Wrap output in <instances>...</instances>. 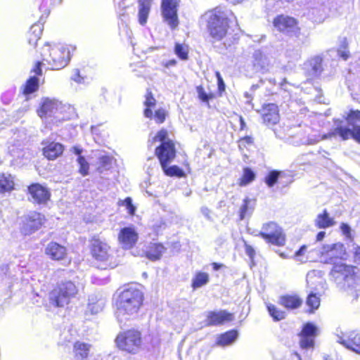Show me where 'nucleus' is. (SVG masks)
<instances>
[{"label": "nucleus", "mask_w": 360, "mask_h": 360, "mask_svg": "<svg viewBox=\"0 0 360 360\" xmlns=\"http://www.w3.org/2000/svg\"><path fill=\"white\" fill-rule=\"evenodd\" d=\"M314 252L321 262L334 264L330 271L332 279L340 290L356 300L360 295V283L355 279V267L343 263L335 264L338 259H345L346 257L344 245L341 243L324 244L315 248Z\"/></svg>", "instance_id": "f257e3e1"}, {"label": "nucleus", "mask_w": 360, "mask_h": 360, "mask_svg": "<svg viewBox=\"0 0 360 360\" xmlns=\"http://www.w3.org/2000/svg\"><path fill=\"white\" fill-rule=\"evenodd\" d=\"M143 294L137 288L123 290L116 301L115 315L119 322H125L136 316L143 302Z\"/></svg>", "instance_id": "f03ea898"}, {"label": "nucleus", "mask_w": 360, "mask_h": 360, "mask_svg": "<svg viewBox=\"0 0 360 360\" xmlns=\"http://www.w3.org/2000/svg\"><path fill=\"white\" fill-rule=\"evenodd\" d=\"M199 23L206 27L212 42L222 40L226 36L229 28L227 13L221 7L206 11L200 18Z\"/></svg>", "instance_id": "7ed1b4c3"}, {"label": "nucleus", "mask_w": 360, "mask_h": 360, "mask_svg": "<svg viewBox=\"0 0 360 360\" xmlns=\"http://www.w3.org/2000/svg\"><path fill=\"white\" fill-rule=\"evenodd\" d=\"M153 141H159L161 144L156 148L155 154L159 159L161 167L167 176L181 177L184 175V172L178 166L173 165L167 167L176 155L174 144L168 138V132L166 129H161L158 132L153 139Z\"/></svg>", "instance_id": "20e7f679"}, {"label": "nucleus", "mask_w": 360, "mask_h": 360, "mask_svg": "<svg viewBox=\"0 0 360 360\" xmlns=\"http://www.w3.org/2000/svg\"><path fill=\"white\" fill-rule=\"evenodd\" d=\"M42 60L48 63L53 70H60L65 68L70 60V51L64 45L49 43L41 48Z\"/></svg>", "instance_id": "39448f33"}, {"label": "nucleus", "mask_w": 360, "mask_h": 360, "mask_svg": "<svg viewBox=\"0 0 360 360\" xmlns=\"http://www.w3.org/2000/svg\"><path fill=\"white\" fill-rule=\"evenodd\" d=\"M77 292L78 288L73 282L62 281L50 292V303L57 307H63L69 304Z\"/></svg>", "instance_id": "423d86ee"}, {"label": "nucleus", "mask_w": 360, "mask_h": 360, "mask_svg": "<svg viewBox=\"0 0 360 360\" xmlns=\"http://www.w3.org/2000/svg\"><path fill=\"white\" fill-rule=\"evenodd\" d=\"M335 127L329 133L324 134L321 139L316 138L309 140V144H315L320 140H324L328 138L338 136L342 140L345 141L352 137L360 143V126H352V129L342 124V121L336 120L335 122Z\"/></svg>", "instance_id": "0eeeda50"}, {"label": "nucleus", "mask_w": 360, "mask_h": 360, "mask_svg": "<svg viewBox=\"0 0 360 360\" xmlns=\"http://www.w3.org/2000/svg\"><path fill=\"white\" fill-rule=\"evenodd\" d=\"M115 342L119 349L129 353L136 354L141 346V333L136 330H129L119 333Z\"/></svg>", "instance_id": "6e6552de"}, {"label": "nucleus", "mask_w": 360, "mask_h": 360, "mask_svg": "<svg viewBox=\"0 0 360 360\" xmlns=\"http://www.w3.org/2000/svg\"><path fill=\"white\" fill-rule=\"evenodd\" d=\"M258 236H261L266 243L277 246H283L285 243V236L282 229L273 221L264 224Z\"/></svg>", "instance_id": "1a4fd4ad"}, {"label": "nucleus", "mask_w": 360, "mask_h": 360, "mask_svg": "<svg viewBox=\"0 0 360 360\" xmlns=\"http://www.w3.org/2000/svg\"><path fill=\"white\" fill-rule=\"evenodd\" d=\"M44 216L37 212H32L22 218L20 232L24 235H30L39 230L44 224Z\"/></svg>", "instance_id": "9d476101"}, {"label": "nucleus", "mask_w": 360, "mask_h": 360, "mask_svg": "<svg viewBox=\"0 0 360 360\" xmlns=\"http://www.w3.org/2000/svg\"><path fill=\"white\" fill-rule=\"evenodd\" d=\"M178 0H162L161 4L162 14L165 21L172 30L179 25L177 16Z\"/></svg>", "instance_id": "9b49d317"}, {"label": "nucleus", "mask_w": 360, "mask_h": 360, "mask_svg": "<svg viewBox=\"0 0 360 360\" xmlns=\"http://www.w3.org/2000/svg\"><path fill=\"white\" fill-rule=\"evenodd\" d=\"M91 251L92 256L98 261L108 262L112 259V250L110 245L98 238L91 240Z\"/></svg>", "instance_id": "f8f14e48"}, {"label": "nucleus", "mask_w": 360, "mask_h": 360, "mask_svg": "<svg viewBox=\"0 0 360 360\" xmlns=\"http://www.w3.org/2000/svg\"><path fill=\"white\" fill-rule=\"evenodd\" d=\"M117 239L123 249L130 250L137 243L139 234L134 226L124 227L120 229Z\"/></svg>", "instance_id": "ddd939ff"}, {"label": "nucleus", "mask_w": 360, "mask_h": 360, "mask_svg": "<svg viewBox=\"0 0 360 360\" xmlns=\"http://www.w3.org/2000/svg\"><path fill=\"white\" fill-rule=\"evenodd\" d=\"M273 23L280 32L295 35L299 32L297 21L292 17L281 15L274 18Z\"/></svg>", "instance_id": "4468645a"}, {"label": "nucleus", "mask_w": 360, "mask_h": 360, "mask_svg": "<svg viewBox=\"0 0 360 360\" xmlns=\"http://www.w3.org/2000/svg\"><path fill=\"white\" fill-rule=\"evenodd\" d=\"M61 103L53 98H45L42 99L40 108L37 110L38 115L41 118H49L56 115L61 108Z\"/></svg>", "instance_id": "2eb2a0df"}, {"label": "nucleus", "mask_w": 360, "mask_h": 360, "mask_svg": "<svg viewBox=\"0 0 360 360\" xmlns=\"http://www.w3.org/2000/svg\"><path fill=\"white\" fill-rule=\"evenodd\" d=\"M339 343L345 346L349 349L360 354V332L350 331L345 335H338Z\"/></svg>", "instance_id": "dca6fc26"}, {"label": "nucleus", "mask_w": 360, "mask_h": 360, "mask_svg": "<svg viewBox=\"0 0 360 360\" xmlns=\"http://www.w3.org/2000/svg\"><path fill=\"white\" fill-rule=\"evenodd\" d=\"M252 65L257 72H266L271 66V58L262 50H255L252 56Z\"/></svg>", "instance_id": "f3484780"}, {"label": "nucleus", "mask_w": 360, "mask_h": 360, "mask_svg": "<svg viewBox=\"0 0 360 360\" xmlns=\"http://www.w3.org/2000/svg\"><path fill=\"white\" fill-rule=\"evenodd\" d=\"M28 191L34 202L43 204L49 200L50 192L39 184H33L30 186Z\"/></svg>", "instance_id": "a211bd4d"}, {"label": "nucleus", "mask_w": 360, "mask_h": 360, "mask_svg": "<svg viewBox=\"0 0 360 360\" xmlns=\"http://www.w3.org/2000/svg\"><path fill=\"white\" fill-rule=\"evenodd\" d=\"M261 114L266 125H274L278 122L280 115L278 106L274 103H268L263 106Z\"/></svg>", "instance_id": "6ab92c4d"}, {"label": "nucleus", "mask_w": 360, "mask_h": 360, "mask_svg": "<svg viewBox=\"0 0 360 360\" xmlns=\"http://www.w3.org/2000/svg\"><path fill=\"white\" fill-rule=\"evenodd\" d=\"M233 320V314L224 310L208 311L207 314L206 326H218Z\"/></svg>", "instance_id": "aec40b11"}, {"label": "nucleus", "mask_w": 360, "mask_h": 360, "mask_svg": "<svg viewBox=\"0 0 360 360\" xmlns=\"http://www.w3.org/2000/svg\"><path fill=\"white\" fill-rule=\"evenodd\" d=\"M105 305V300L101 296L92 295L89 297V302L86 309V315L98 314L101 312Z\"/></svg>", "instance_id": "412c9836"}, {"label": "nucleus", "mask_w": 360, "mask_h": 360, "mask_svg": "<svg viewBox=\"0 0 360 360\" xmlns=\"http://www.w3.org/2000/svg\"><path fill=\"white\" fill-rule=\"evenodd\" d=\"M46 254L53 260H61L67 255L66 248L55 242L48 244L45 250Z\"/></svg>", "instance_id": "4be33fe9"}, {"label": "nucleus", "mask_w": 360, "mask_h": 360, "mask_svg": "<svg viewBox=\"0 0 360 360\" xmlns=\"http://www.w3.org/2000/svg\"><path fill=\"white\" fill-rule=\"evenodd\" d=\"M166 248L161 243H150L146 246L144 252L147 258L151 261L160 259Z\"/></svg>", "instance_id": "5701e85b"}, {"label": "nucleus", "mask_w": 360, "mask_h": 360, "mask_svg": "<svg viewBox=\"0 0 360 360\" xmlns=\"http://www.w3.org/2000/svg\"><path fill=\"white\" fill-rule=\"evenodd\" d=\"M64 148L60 143L51 142L43 148L44 155L50 160H53L62 155Z\"/></svg>", "instance_id": "b1692460"}, {"label": "nucleus", "mask_w": 360, "mask_h": 360, "mask_svg": "<svg viewBox=\"0 0 360 360\" xmlns=\"http://www.w3.org/2000/svg\"><path fill=\"white\" fill-rule=\"evenodd\" d=\"M278 303L285 309L292 310L299 308L302 300L296 295H285L280 297Z\"/></svg>", "instance_id": "393cba45"}, {"label": "nucleus", "mask_w": 360, "mask_h": 360, "mask_svg": "<svg viewBox=\"0 0 360 360\" xmlns=\"http://www.w3.org/2000/svg\"><path fill=\"white\" fill-rule=\"evenodd\" d=\"M152 1L153 0H139L138 18L139 22L141 25H145L147 22Z\"/></svg>", "instance_id": "a878e982"}, {"label": "nucleus", "mask_w": 360, "mask_h": 360, "mask_svg": "<svg viewBox=\"0 0 360 360\" xmlns=\"http://www.w3.org/2000/svg\"><path fill=\"white\" fill-rule=\"evenodd\" d=\"M315 226L319 229H327L335 225L334 219L329 217L326 210L319 214L315 219Z\"/></svg>", "instance_id": "bb28decb"}, {"label": "nucleus", "mask_w": 360, "mask_h": 360, "mask_svg": "<svg viewBox=\"0 0 360 360\" xmlns=\"http://www.w3.org/2000/svg\"><path fill=\"white\" fill-rule=\"evenodd\" d=\"M322 58L319 56H314L309 60L308 70L312 76L317 77L322 72Z\"/></svg>", "instance_id": "cd10ccee"}, {"label": "nucleus", "mask_w": 360, "mask_h": 360, "mask_svg": "<svg viewBox=\"0 0 360 360\" xmlns=\"http://www.w3.org/2000/svg\"><path fill=\"white\" fill-rule=\"evenodd\" d=\"M90 345L81 342H77L74 345L76 360H84L89 354Z\"/></svg>", "instance_id": "c85d7f7f"}, {"label": "nucleus", "mask_w": 360, "mask_h": 360, "mask_svg": "<svg viewBox=\"0 0 360 360\" xmlns=\"http://www.w3.org/2000/svg\"><path fill=\"white\" fill-rule=\"evenodd\" d=\"M42 33V27L39 23L33 25L30 30L28 42L30 45L36 46L37 41L41 38Z\"/></svg>", "instance_id": "c756f323"}, {"label": "nucleus", "mask_w": 360, "mask_h": 360, "mask_svg": "<svg viewBox=\"0 0 360 360\" xmlns=\"http://www.w3.org/2000/svg\"><path fill=\"white\" fill-rule=\"evenodd\" d=\"M237 337L238 333L236 330H229L221 335L218 338L217 343L221 346L229 345L236 340Z\"/></svg>", "instance_id": "7c9ffc66"}, {"label": "nucleus", "mask_w": 360, "mask_h": 360, "mask_svg": "<svg viewBox=\"0 0 360 360\" xmlns=\"http://www.w3.org/2000/svg\"><path fill=\"white\" fill-rule=\"evenodd\" d=\"M13 187L14 182L11 175L2 174L0 176V193L10 192Z\"/></svg>", "instance_id": "2f4dec72"}, {"label": "nucleus", "mask_w": 360, "mask_h": 360, "mask_svg": "<svg viewBox=\"0 0 360 360\" xmlns=\"http://www.w3.org/2000/svg\"><path fill=\"white\" fill-rule=\"evenodd\" d=\"M209 275L205 272H198L192 279V288L197 289L206 285L209 282Z\"/></svg>", "instance_id": "473e14b6"}, {"label": "nucleus", "mask_w": 360, "mask_h": 360, "mask_svg": "<svg viewBox=\"0 0 360 360\" xmlns=\"http://www.w3.org/2000/svg\"><path fill=\"white\" fill-rule=\"evenodd\" d=\"M156 101L152 95L150 91L147 92L146 95V100L144 101V105L146 108L144 110L143 114L146 117L152 118L153 117V112L151 108H153L155 105Z\"/></svg>", "instance_id": "72a5a7b5"}, {"label": "nucleus", "mask_w": 360, "mask_h": 360, "mask_svg": "<svg viewBox=\"0 0 360 360\" xmlns=\"http://www.w3.org/2000/svg\"><path fill=\"white\" fill-rule=\"evenodd\" d=\"M39 88V79L34 76L31 77L26 82L23 88V94L28 95L35 92Z\"/></svg>", "instance_id": "f704fd0d"}, {"label": "nucleus", "mask_w": 360, "mask_h": 360, "mask_svg": "<svg viewBox=\"0 0 360 360\" xmlns=\"http://www.w3.org/2000/svg\"><path fill=\"white\" fill-rule=\"evenodd\" d=\"M255 179V172L249 167L243 169V174L242 177L240 179L239 185L240 186H245L251 183Z\"/></svg>", "instance_id": "c9c22d12"}, {"label": "nucleus", "mask_w": 360, "mask_h": 360, "mask_svg": "<svg viewBox=\"0 0 360 360\" xmlns=\"http://www.w3.org/2000/svg\"><path fill=\"white\" fill-rule=\"evenodd\" d=\"M266 307L270 316L274 319V321H281L285 318V311L280 310L275 305L268 304Z\"/></svg>", "instance_id": "e433bc0d"}, {"label": "nucleus", "mask_w": 360, "mask_h": 360, "mask_svg": "<svg viewBox=\"0 0 360 360\" xmlns=\"http://www.w3.org/2000/svg\"><path fill=\"white\" fill-rule=\"evenodd\" d=\"M307 305L310 307L309 312L313 313L320 305V298L315 293H310L307 299Z\"/></svg>", "instance_id": "4c0bfd02"}, {"label": "nucleus", "mask_w": 360, "mask_h": 360, "mask_svg": "<svg viewBox=\"0 0 360 360\" xmlns=\"http://www.w3.org/2000/svg\"><path fill=\"white\" fill-rule=\"evenodd\" d=\"M346 120L347 123L350 126H357V123H360V111L359 110H351L347 115Z\"/></svg>", "instance_id": "58836bf2"}, {"label": "nucleus", "mask_w": 360, "mask_h": 360, "mask_svg": "<svg viewBox=\"0 0 360 360\" xmlns=\"http://www.w3.org/2000/svg\"><path fill=\"white\" fill-rule=\"evenodd\" d=\"M300 345L302 349H309L314 347V338L300 334Z\"/></svg>", "instance_id": "ea45409f"}, {"label": "nucleus", "mask_w": 360, "mask_h": 360, "mask_svg": "<svg viewBox=\"0 0 360 360\" xmlns=\"http://www.w3.org/2000/svg\"><path fill=\"white\" fill-rule=\"evenodd\" d=\"M175 53L181 60L188 58V46L186 45L176 44L174 49Z\"/></svg>", "instance_id": "a19ab883"}, {"label": "nucleus", "mask_w": 360, "mask_h": 360, "mask_svg": "<svg viewBox=\"0 0 360 360\" xmlns=\"http://www.w3.org/2000/svg\"><path fill=\"white\" fill-rule=\"evenodd\" d=\"M77 161L79 165V172L84 176H86L89 174V163L83 156H79Z\"/></svg>", "instance_id": "79ce46f5"}, {"label": "nucleus", "mask_w": 360, "mask_h": 360, "mask_svg": "<svg viewBox=\"0 0 360 360\" xmlns=\"http://www.w3.org/2000/svg\"><path fill=\"white\" fill-rule=\"evenodd\" d=\"M112 163V158L107 155H103L99 158V167L98 170L100 172H103L104 170H107L110 168Z\"/></svg>", "instance_id": "37998d69"}, {"label": "nucleus", "mask_w": 360, "mask_h": 360, "mask_svg": "<svg viewBox=\"0 0 360 360\" xmlns=\"http://www.w3.org/2000/svg\"><path fill=\"white\" fill-rule=\"evenodd\" d=\"M316 330V327L313 323H307L304 326L300 334L315 338Z\"/></svg>", "instance_id": "c03bdc74"}, {"label": "nucleus", "mask_w": 360, "mask_h": 360, "mask_svg": "<svg viewBox=\"0 0 360 360\" xmlns=\"http://www.w3.org/2000/svg\"><path fill=\"white\" fill-rule=\"evenodd\" d=\"M279 172L277 171L271 172L265 178V182L269 187H272L277 181Z\"/></svg>", "instance_id": "a18cd8bd"}, {"label": "nucleus", "mask_w": 360, "mask_h": 360, "mask_svg": "<svg viewBox=\"0 0 360 360\" xmlns=\"http://www.w3.org/2000/svg\"><path fill=\"white\" fill-rule=\"evenodd\" d=\"M250 202V200L248 198H246L243 200V204L242 205L240 209V219L243 220L245 217L249 214V207L248 205Z\"/></svg>", "instance_id": "49530a36"}, {"label": "nucleus", "mask_w": 360, "mask_h": 360, "mask_svg": "<svg viewBox=\"0 0 360 360\" xmlns=\"http://www.w3.org/2000/svg\"><path fill=\"white\" fill-rule=\"evenodd\" d=\"M166 117V111L163 108L157 110L154 115V120L157 123H162Z\"/></svg>", "instance_id": "de8ad7c7"}, {"label": "nucleus", "mask_w": 360, "mask_h": 360, "mask_svg": "<svg viewBox=\"0 0 360 360\" xmlns=\"http://www.w3.org/2000/svg\"><path fill=\"white\" fill-rule=\"evenodd\" d=\"M122 206H124L127 210H128V212L130 214H134L135 212V207L132 205V200L130 198H127L124 200H123L121 203Z\"/></svg>", "instance_id": "09e8293b"}, {"label": "nucleus", "mask_w": 360, "mask_h": 360, "mask_svg": "<svg viewBox=\"0 0 360 360\" xmlns=\"http://www.w3.org/2000/svg\"><path fill=\"white\" fill-rule=\"evenodd\" d=\"M197 92L198 94V97L201 101H202L204 102H207L209 101L210 97L206 94V92L204 91V89L202 86L197 87Z\"/></svg>", "instance_id": "8fccbe9b"}, {"label": "nucleus", "mask_w": 360, "mask_h": 360, "mask_svg": "<svg viewBox=\"0 0 360 360\" xmlns=\"http://www.w3.org/2000/svg\"><path fill=\"white\" fill-rule=\"evenodd\" d=\"M307 250V246L306 245H302L300 247V248L295 253V257L296 258V259L297 261H300V262H306L307 259L305 260H302V259H300V257L304 254V252L306 251Z\"/></svg>", "instance_id": "3c124183"}, {"label": "nucleus", "mask_w": 360, "mask_h": 360, "mask_svg": "<svg viewBox=\"0 0 360 360\" xmlns=\"http://www.w3.org/2000/svg\"><path fill=\"white\" fill-rule=\"evenodd\" d=\"M343 46L346 44V39H343ZM344 50H338V55L342 58L345 60H346L349 57V51L347 50L346 47L344 46Z\"/></svg>", "instance_id": "603ef678"}, {"label": "nucleus", "mask_w": 360, "mask_h": 360, "mask_svg": "<svg viewBox=\"0 0 360 360\" xmlns=\"http://www.w3.org/2000/svg\"><path fill=\"white\" fill-rule=\"evenodd\" d=\"M340 229H341L342 234H344L347 238L350 237L351 229L348 224L342 223L340 225Z\"/></svg>", "instance_id": "864d4df0"}, {"label": "nucleus", "mask_w": 360, "mask_h": 360, "mask_svg": "<svg viewBox=\"0 0 360 360\" xmlns=\"http://www.w3.org/2000/svg\"><path fill=\"white\" fill-rule=\"evenodd\" d=\"M216 77L217 78L219 90L224 91L225 89V84L224 82L222 77L221 76V75L219 72H216Z\"/></svg>", "instance_id": "5fc2aeb1"}, {"label": "nucleus", "mask_w": 360, "mask_h": 360, "mask_svg": "<svg viewBox=\"0 0 360 360\" xmlns=\"http://www.w3.org/2000/svg\"><path fill=\"white\" fill-rule=\"evenodd\" d=\"M72 79L77 83H82L84 79L80 76L79 71L78 70H75L72 76Z\"/></svg>", "instance_id": "6e6d98bb"}, {"label": "nucleus", "mask_w": 360, "mask_h": 360, "mask_svg": "<svg viewBox=\"0 0 360 360\" xmlns=\"http://www.w3.org/2000/svg\"><path fill=\"white\" fill-rule=\"evenodd\" d=\"M354 254L355 262L360 264V247L355 248Z\"/></svg>", "instance_id": "4d7b16f0"}, {"label": "nucleus", "mask_w": 360, "mask_h": 360, "mask_svg": "<svg viewBox=\"0 0 360 360\" xmlns=\"http://www.w3.org/2000/svg\"><path fill=\"white\" fill-rule=\"evenodd\" d=\"M201 213L207 219H210V210L206 207H202L200 209Z\"/></svg>", "instance_id": "13d9d810"}, {"label": "nucleus", "mask_w": 360, "mask_h": 360, "mask_svg": "<svg viewBox=\"0 0 360 360\" xmlns=\"http://www.w3.org/2000/svg\"><path fill=\"white\" fill-rule=\"evenodd\" d=\"M245 252L249 257H252L255 254V250L250 245H246Z\"/></svg>", "instance_id": "bf43d9fd"}, {"label": "nucleus", "mask_w": 360, "mask_h": 360, "mask_svg": "<svg viewBox=\"0 0 360 360\" xmlns=\"http://www.w3.org/2000/svg\"><path fill=\"white\" fill-rule=\"evenodd\" d=\"M176 65V60H169L166 62H162V65H164L165 68H169L171 66H174Z\"/></svg>", "instance_id": "052dcab7"}, {"label": "nucleus", "mask_w": 360, "mask_h": 360, "mask_svg": "<svg viewBox=\"0 0 360 360\" xmlns=\"http://www.w3.org/2000/svg\"><path fill=\"white\" fill-rule=\"evenodd\" d=\"M40 65H41V63L40 62H37L34 69L33 70V71L37 74V75H41V69L40 68Z\"/></svg>", "instance_id": "680f3d73"}, {"label": "nucleus", "mask_w": 360, "mask_h": 360, "mask_svg": "<svg viewBox=\"0 0 360 360\" xmlns=\"http://www.w3.org/2000/svg\"><path fill=\"white\" fill-rule=\"evenodd\" d=\"M325 236H326L325 231L319 232L318 234L316 235V240L317 241L322 240L324 238Z\"/></svg>", "instance_id": "e2e57ef3"}, {"label": "nucleus", "mask_w": 360, "mask_h": 360, "mask_svg": "<svg viewBox=\"0 0 360 360\" xmlns=\"http://www.w3.org/2000/svg\"><path fill=\"white\" fill-rule=\"evenodd\" d=\"M73 151L75 154H77L79 156H81L80 154L82 153V149H80L78 147H74L73 148Z\"/></svg>", "instance_id": "0e129e2a"}, {"label": "nucleus", "mask_w": 360, "mask_h": 360, "mask_svg": "<svg viewBox=\"0 0 360 360\" xmlns=\"http://www.w3.org/2000/svg\"><path fill=\"white\" fill-rule=\"evenodd\" d=\"M212 266H213L214 270L217 271L220 269V267L221 266V264H219L216 262H214L212 264Z\"/></svg>", "instance_id": "69168bd1"}, {"label": "nucleus", "mask_w": 360, "mask_h": 360, "mask_svg": "<svg viewBox=\"0 0 360 360\" xmlns=\"http://www.w3.org/2000/svg\"><path fill=\"white\" fill-rule=\"evenodd\" d=\"M239 119H240V129H243L245 126V121H244L243 118L241 116L240 117Z\"/></svg>", "instance_id": "338daca9"}, {"label": "nucleus", "mask_w": 360, "mask_h": 360, "mask_svg": "<svg viewBox=\"0 0 360 360\" xmlns=\"http://www.w3.org/2000/svg\"><path fill=\"white\" fill-rule=\"evenodd\" d=\"M9 151L10 153L12 154V155L15 156V151H14V149H12L9 147Z\"/></svg>", "instance_id": "774afa93"}]
</instances>
